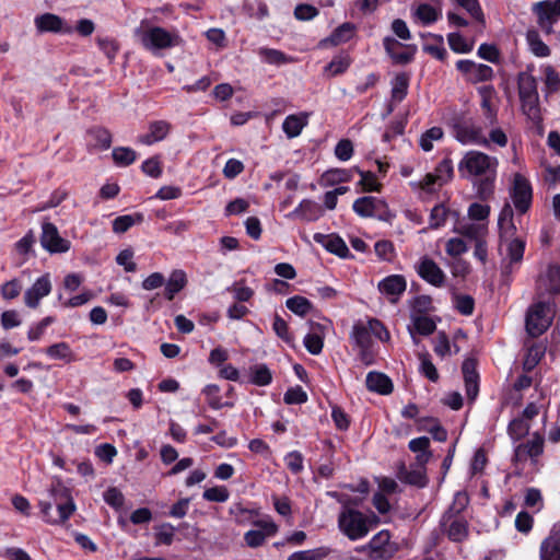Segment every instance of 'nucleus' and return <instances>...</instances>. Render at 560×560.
I'll return each instance as SVG.
<instances>
[{
    "mask_svg": "<svg viewBox=\"0 0 560 560\" xmlns=\"http://www.w3.org/2000/svg\"><path fill=\"white\" fill-rule=\"evenodd\" d=\"M499 161L485 152L470 150L465 153L458 163V172L467 179H478V195L486 199L493 192Z\"/></svg>",
    "mask_w": 560,
    "mask_h": 560,
    "instance_id": "1",
    "label": "nucleus"
},
{
    "mask_svg": "<svg viewBox=\"0 0 560 560\" xmlns=\"http://www.w3.org/2000/svg\"><path fill=\"white\" fill-rule=\"evenodd\" d=\"M135 37L142 47L152 54L161 50L171 49L183 43L176 30L168 31L161 26L152 25L148 20H142L133 31Z\"/></svg>",
    "mask_w": 560,
    "mask_h": 560,
    "instance_id": "2",
    "label": "nucleus"
},
{
    "mask_svg": "<svg viewBox=\"0 0 560 560\" xmlns=\"http://www.w3.org/2000/svg\"><path fill=\"white\" fill-rule=\"evenodd\" d=\"M517 90L521 102V109L534 122L541 120L539 94L536 78L532 73V67L517 75Z\"/></svg>",
    "mask_w": 560,
    "mask_h": 560,
    "instance_id": "3",
    "label": "nucleus"
},
{
    "mask_svg": "<svg viewBox=\"0 0 560 560\" xmlns=\"http://www.w3.org/2000/svg\"><path fill=\"white\" fill-rule=\"evenodd\" d=\"M339 532L351 541L363 539L372 529L369 515L353 508L343 506L337 517Z\"/></svg>",
    "mask_w": 560,
    "mask_h": 560,
    "instance_id": "4",
    "label": "nucleus"
},
{
    "mask_svg": "<svg viewBox=\"0 0 560 560\" xmlns=\"http://www.w3.org/2000/svg\"><path fill=\"white\" fill-rule=\"evenodd\" d=\"M51 494L54 495L57 508L56 514L51 513V503L45 501L39 502L40 513L45 522L52 525L62 524L73 514L75 504L69 495L68 490L62 487L52 488Z\"/></svg>",
    "mask_w": 560,
    "mask_h": 560,
    "instance_id": "5",
    "label": "nucleus"
},
{
    "mask_svg": "<svg viewBox=\"0 0 560 560\" xmlns=\"http://www.w3.org/2000/svg\"><path fill=\"white\" fill-rule=\"evenodd\" d=\"M553 315L552 303L544 301L533 303L526 313L527 332L533 337L540 336L551 325Z\"/></svg>",
    "mask_w": 560,
    "mask_h": 560,
    "instance_id": "6",
    "label": "nucleus"
},
{
    "mask_svg": "<svg viewBox=\"0 0 560 560\" xmlns=\"http://www.w3.org/2000/svg\"><path fill=\"white\" fill-rule=\"evenodd\" d=\"M454 176V167L451 159L442 160L433 173H428L423 179L410 183L416 189H421L428 194L436 191L438 188L448 183Z\"/></svg>",
    "mask_w": 560,
    "mask_h": 560,
    "instance_id": "7",
    "label": "nucleus"
},
{
    "mask_svg": "<svg viewBox=\"0 0 560 560\" xmlns=\"http://www.w3.org/2000/svg\"><path fill=\"white\" fill-rule=\"evenodd\" d=\"M453 133L455 139L464 145L488 147V139L481 126L470 118L456 120L453 125Z\"/></svg>",
    "mask_w": 560,
    "mask_h": 560,
    "instance_id": "8",
    "label": "nucleus"
},
{
    "mask_svg": "<svg viewBox=\"0 0 560 560\" xmlns=\"http://www.w3.org/2000/svg\"><path fill=\"white\" fill-rule=\"evenodd\" d=\"M396 550L395 544L390 541L389 532L385 529L375 534L366 545L358 549V551L366 552L376 560L389 559Z\"/></svg>",
    "mask_w": 560,
    "mask_h": 560,
    "instance_id": "9",
    "label": "nucleus"
},
{
    "mask_svg": "<svg viewBox=\"0 0 560 560\" xmlns=\"http://www.w3.org/2000/svg\"><path fill=\"white\" fill-rule=\"evenodd\" d=\"M539 27L546 33L552 32V26L560 20V0H545L533 5Z\"/></svg>",
    "mask_w": 560,
    "mask_h": 560,
    "instance_id": "10",
    "label": "nucleus"
},
{
    "mask_svg": "<svg viewBox=\"0 0 560 560\" xmlns=\"http://www.w3.org/2000/svg\"><path fill=\"white\" fill-rule=\"evenodd\" d=\"M535 291L538 296L560 293V267L558 265H548L540 270L536 279Z\"/></svg>",
    "mask_w": 560,
    "mask_h": 560,
    "instance_id": "11",
    "label": "nucleus"
},
{
    "mask_svg": "<svg viewBox=\"0 0 560 560\" xmlns=\"http://www.w3.org/2000/svg\"><path fill=\"white\" fill-rule=\"evenodd\" d=\"M40 244L50 254L67 253L71 247L70 241L61 237L57 226L50 222L42 225Z\"/></svg>",
    "mask_w": 560,
    "mask_h": 560,
    "instance_id": "12",
    "label": "nucleus"
},
{
    "mask_svg": "<svg viewBox=\"0 0 560 560\" xmlns=\"http://www.w3.org/2000/svg\"><path fill=\"white\" fill-rule=\"evenodd\" d=\"M440 526L442 533L452 541L460 542L468 536V523L459 515L444 513Z\"/></svg>",
    "mask_w": 560,
    "mask_h": 560,
    "instance_id": "13",
    "label": "nucleus"
},
{
    "mask_svg": "<svg viewBox=\"0 0 560 560\" xmlns=\"http://www.w3.org/2000/svg\"><path fill=\"white\" fill-rule=\"evenodd\" d=\"M511 197L514 207L521 213H525L532 203L533 191L529 182L521 174L514 175Z\"/></svg>",
    "mask_w": 560,
    "mask_h": 560,
    "instance_id": "14",
    "label": "nucleus"
},
{
    "mask_svg": "<svg viewBox=\"0 0 560 560\" xmlns=\"http://www.w3.org/2000/svg\"><path fill=\"white\" fill-rule=\"evenodd\" d=\"M418 276L428 283L441 288L445 283V273L439 265L428 256H423L415 265Z\"/></svg>",
    "mask_w": 560,
    "mask_h": 560,
    "instance_id": "15",
    "label": "nucleus"
},
{
    "mask_svg": "<svg viewBox=\"0 0 560 560\" xmlns=\"http://www.w3.org/2000/svg\"><path fill=\"white\" fill-rule=\"evenodd\" d=\"M52 290L51 277L45 273L37 278L35 282L24 292V303L30 308H37L40 300L49 295Z\"/></svg>",
    "mask_w": 560,
    "mask_h": 560,
    "instance_id": "16",
    "label": "nucleus"
},
{
    "mask_svg": "<svg viewBox=\"0 0 560 560\" xmlns=\"http://www.w3.org/2000/svg\"><path fill=\"white\" fill-rule=\"evenodd\" d=\"M456 68L471 83L490 81L494 74L493 69L490 66L477 63L471 60H458Z\"/></svg>",
    "mask_w": 560,
    "mask_h": 560,
    "instance_id": "17",
    "label": "nucleus"
},
{
    "mask_svg": "<svg viewBox=\"0 0 560 560\" xmlns=\"http://www.w3.org/2000/svg\"><path fill=\"white\" fill-rule=\"evenodd\" d=\"M501 248H504L502 270L504 275H510L513 272L514 266L523 259L525 242L521 238L506 241L501 243Z\"/></svg>",
    "mask_w": 560,
    "mask_h": 560,
    "instance_id": "18",
    "label": "nucleus"
},
{
    "mask_svg": "<svg viewBox=\"0 0 560 560\" xmlns=\"http://www.w3.org/2000/svg\"><path fill=\"white\" fill-rule=\"evenodd\" d=\"M353 211L363 218L377 217L383 218L387 210L385 201L376 197H361L358 198L352 206Z\"/></svg>",
    "mask_w": 560,
    "mask_h": 560,
    "instance_id": "19",
    "label": "nucleus"
},
{
    "mask_svg": "<svg viewBox=\"0 0 560 560\" xmlns=\"http://www.w3.org/2000/svg\"><path fill=\"white\" fill-rule=\"evenodd\" d=\"M377 288L390 303H396L400 295L406 291L407 281L401 275H390L381 280Z\"/></svg>",
    "mask_w": 560,
    "mask_h": 560,
    "instance_id": "20",
    "label": "nucleus"
},
{
    "mask_svg": "<svg viewBox=\"0 0 560 560\" xmlns=\"http://www.w3.org/2000/svg\"><path fill=\"white\" fill-rule=\"evenodd\" d=\"M277 525L269 518H261L255 523V528L245 534V541L249 547L260 546L265 539L277 533Z\"/></svg>",
    "mask_w": 560,
    "mask_h": 560,
    "instance_id": "21",
    "label": "nucleus"
},
{
    "mask_svg": "<svg viewBox=\"0 0 560 560\" xmlns=\"http://www.w3.org/2000/svg\"><path fill=\"white\" fill-rule=\"evenodd\" d=\"M172 125L166 120H154L149 122L148 131L138 136L137 142L144 145H152L164 140L171 132Z\"/></svg>",
    "mask_w": 560,
    "mask_h": 560,
    "instance_id": "22",
    "label": "nucleus"
},
{
    "mask_svg": "<svg viewBox=\"0 0 560 560\" xmlns=\"http://www.w3.org/2000/svg\"><path fill=\"white\" fill-rule=\"evenodd\" d=\"M384 48L395 63H409L415 56L416 48L412 46L404 47L393 37H385L383 40Z\"/></svg>",
    "mask_w": 560,
    "mask_h": 560,
    "instance_id": "23",
    "label": "nucleus"
},
{
    "mask_svg": "<svg viewBox=\"0 0 560 560\" xmlns=\"http://www.w3.org/2000/svg\"><path fill=\"white\" fill-rule=\"evenodd\" d=\"M481 97L480 107L483 116L490 126H494L498 121V108L494 105L495 90L492 85H482L478 88Z\"/></svg>",
    "mask_w": 560,
    "mask_h": 560,
    "instance_id": "24",
    "label": "nucleus"
},
{
    "mask_svg": "<svg viewBox=\"0 0 560 560\" xmlns=\"http://www.w3.org/2000/svg\"><path fill=\"white\" fill-rule=\"evenodd\" d=\"M311 113L300 112L288 115L282 121V131L289 139L301 135L303 129L308 125Z\"/></svg>",
    "mask_w": 560,
    "mask_h": 560,
    "instance_id": "25",
    "label": "nucleus"
},
{
    "mask_svg": "<svg viewBox=\"0 0 560 560\" xmlns=\"http://www.w3.org/2000/svg\"><path fill=\"white\" fill-rule=\"evenodd\" d=\"M35 25L40 33L52 32L70 34L72 32V27L65 26L62 19L52 13L36 16Z\"/></svg>",
    "mask_w": 560,
    "mask_h": 560,
    "instance_id": "26",
    "label": "nucleus"
},
{
    "mask_svg": "<svg viewBox=\"0 0 560 560\" xmlns=\"http://www.w3.org/2000/svg\"><path fill=\"white\" fill-rule=\"evenodd\" d=\"M498 225L501 243L516 238V226L513 222V209L509 203L504 205L502 208L499 214Z\"/></svg>",
    "mask_w": 560,
    "mask_h": 560,
    "instance_id": "27",
    "label": "nucleus"
},
{
    "mask_svg": "<svg viewBox=\"0 0 560 560\" xmlns=\"http://www.w3.org/2000/svg\"><path fill=\"white\" fill-rule=\"evenodd\" d=\"M314 241L324 246L328 252L336 254L339 257H346L349 253V248L345 241L337 235L316 233L314 234Z\"/></svg>",
    "mask_w": 560,
    "mask_h": 560,
    "instance_id": "28",
    "label": "nucleus"
},
{
    "mask_svg": "<svg viewBox=\"0 0 560 560\" xmlns=\"http://www.w3.org/2000/svg\"><path fill=\"white\" fill-rule=\"evenodd\" d=\"M462 370H463V374H464L467 397L470 400H474L477 397L478 392H479V383H478L479 376L476 371L475 362L472 360H466L463 363Z\"/></svg>",
    "mask_w": 560,
    "mask_h": 560,
    "instance_id": "29",
    "label": "nucleus"
},
{
    "mask_svg": "<svg viewBox=\"0 0 560 560\" xmlns=\"http://www.w3.org/2000/svg\"><path fill=\"white\" fill-rule=\"evenodd\" d=\"M324 328L325 327L320 324L313 325L311 331L303 339L304 347L313 355L319 354L323 350L325 338Z\"/></svg>",
    "mask_w": 560,
    "mask_h": 560,
    "instance_id": "30",
    "label": "nucleus"
},
{
    "mask_svg": "<svg viewBox=\"0 0 560 560\" xmlns=\"http://www.w3.org/2000/svg\"><path fill=\"white\" fill-rule=\"evenodd\" d=\"M540 560H560V533H551L539 548Z\"/></svg>",
    "mask_w": 560,
    "mask_h": 560,
    "instance_id": "31",
    "label": "nucleus"
},
{
    "mask_svg": "<svg viewBox=\"0 0 560 560\" xmlns=\"http://www.w3.org/2000/svg\"><path fill=\"white\" fill-rule=\"evenodd\" d=\"M412 326L408 327V330L412 337V340L416 345H418L419 340L415 336V332H418L423 336L431 335L435 330V323L432 318L425 315L412 314Z\"/></svg>",
    "mask_w": 560,
    "mask_h": 560,
    "instance_id": "32",
    "label": "nucleus"
},
{
    "mask_svg": "<svg viewBox=\"0 0 560 560\" xmlns=\"http://www.w3.org/2000/svg\"><path fill=\"white\" fill-rule=\"evenodd\" d=\"M324 214L323 207L313 200H303L300 206L290 214L304 221H316Z\"/></svg>",
    "mask_w": 560,
    "mask_h": 560,
    "instance_id": "33",
    "label": "nucleus"
},
{
    "mask_svg": "<svg viewBox=\"0 0 560 560\" xmlns=\"http://www.w3.org/2000/svg\"><path fill=\"white\" fill-rule=\"evenodd\" d=\"M365 383L366 387L371 392H375L382 395H387L393 390L392 381L383 373L370 372L366 375Z\"/></svg>",
    "mask_w": 560,
    "mask_h": 560,
    "instance_id": "34",
    "label": "nucleus"
},
{
    "mask_svg": "<svg viewBox=\"0 0 560 560\" xmlns=\"http://www.w3.org/2000/svg\"><path fill=\"white\" fill-rule=\"evenodd\" d=\"M544 440L535 435L533 439L524 444H521L515 450V457L518 460H524L527 457H537L542 453Z\"/></svg>",
    "mask_w": 560,
    "mask_h": 560,
    "instance_id": "35",
    "label": "nucleus"
},
{
    "mask_svg": "<svg viewBox=\"0 0 560 560\" xmlns=\"http://www.w3.org/2000/svg\"><path fill=\"white\" fill-rule=\"evenodd\" d=\"M352 179V170L331 168L322 174L319 185L322 187H331Z\"/></svg>",
    "mask_w": 560,
    "mask_h": 560,
    "instance_id": "36",
    "label": "nucleus"
},
{
    "mask_svg": "<svg viewBox=\"0 0 560 560\" xmlns=\"http://www.w3.org/2000/svg\"><path fill=\"white\" fill-rule=\"evenodd\" d=\"M390 90V103L398 104L400 103L407 95L408 86H409V77L406 73L396 74L392 82Z\"/></svg>",
    "mask_w": 560,
    "mask_h": 560,
    "instance_id": "37",
    "label": "nucleus"
},
{
    "mask_svg": "<svg viewBox=\"0 0 560 560\" xmlns=\"http://www.w3.org/2000/svg\"><path fill=\"white\" fill-rule=\"evenodd\" d=\"M187 283L186 273L183 270H174L166 284H165V298L172 301L174 296L184 289Z\"/></svg>",
    "mask_w": 560,
    "mask_h": 560,
    "instance_id": "38",
    "label": "nucleus"
},
{
    "mask_svg": "<svg viewBox=\"0 0 560 560\" xmlns=\"http://www.w3.org/2000/svg\"><path fill=\"white\" fill-rule=\"evenodd\" d=\"M399 480L402 482L423 487L425 485L424 466L418 465L416 469L408 470L405 465H401L397 474Z\"/></svg>",
    "mask_w": 560,
    "mask_h": 560,
    "instance_id": "39",
    "label": "nucleus"
},
{
    "mask_svg": "<svg viewBox=\"0 0 560 560\" xmlns=\"http://www.w3.org/2000/svg\"><path fill=\"white\" fill-rule=\"evenodd\" d=\"M429 445L430 440L427 436L416 438L409 442V450L417 453L416 459L420 466H424L431 457V453L428 451Z\"/></svg>",
    "mask_w": 560,
    "mask_h": 560,
    "instance_id": "40",
    "label": "nucleus"
},
{
    "mask_svg": "<svg viewBox=\"0 0 560 560\" xmlns=\"http://www.w3.org/2000/svg\"><path fill=\"white\" fill-rule=\"evenodd\" d=\"M413 14L421 24L430 25L442 16V10L428 3H421L416 8Z\"/></svg>",
    "mask_w": 560,
    "mask_h": 560,
    "instance_id": "41",
    "label": "nucleus"
},
{
    "mask_svg": "<svg viewBox=\"0 0 560 560\" xmlns=\"http://www.w3.org/2000/svg\"><path fill=\"white\" fill-rule=\"evenodd\" d=\"M454 232L477 242L485 236L487 226L483 223H462L454 228Z\"/></svg>",
    "mask_w": 560,
    "mask_h": 560,
    "instance_id": "42",
    "label": "nucleus"
},
{
    "mask_svg": "<svg viewBox=\"0 0 560 560\" xmlns=\"http://www.w3.org/2000/svg\"><path fill=\"white\" fill-rule=\"evenodd\" d=\"M355 32L357 26L353 23L346 22L338 26L326 40L337 46L349 42L354 36Z\"/></svg>",
    "mask_w": 560,
    "mask_h": 560,
    "instance_id": "43",
    "label": "nucleus"
},
{
    "mask_svg": "<svg viewBox=\"0 0 560 560\" xmlns=\"http://www.w3.org/2000/svg\"><path fill=\"white\" fill-rule=\"evenodd\" d=\"M350 337L353 342L362 350H366L371 345V336L366 323H355L352 327Z\"/></svg>",
    "mask_w": 560,
    "mask_h": 560,
    "instance_id": "44",
    "label": "nucleus"
},
{
    "mask_svg": "<svg viewBox=\"0 0 560 560\" xmlns=\"http://www.w3.org/2000/svg\"><path fill=\"white\" fill-rule=\"evenodd\" d=\"M459 348L456 345H451L445 332L440 331L434 339V352L439 357L452 355L453 353H457Z\"/></svg>",
    "mask_w": 560,
    "mask_h": 560,
    "instance_id": "45",
    "label": "nucleus"
},
{
    "mask_svg": "<svg viewBox=\"0 0 560 560\" xmlns=\"http://www.w3.org/2000/svg\"><path fill=\"white\" fill-rule=\"evenodd\" d=\"M544 74L542 80L545 83L546 93H555L560 90V77L553 67L549 65L541 66Z\"/></svg>",
    "mask_w": 560,
    "mask_h": 560,
    "instance_id": "46",
    "label": "nucleus"
},
{
    "mask_svg": "<svg viewBox=\"0 0 560 560\" xmlns=\"http://www.w3.org/2000/svg\"><path fill=\"white\" fill-rule=\"evenodd\" d=\"M289 311L301 317L305 316L312 310V303L304 296L295 295L285 301Z\"/></svg>",
    "mask_w": 560,
    "mask_h": 560,
    "instance_id": "47",
    "label": "nucleus"
},
{
    "mask_svg": "<svg viewBox=\"0 0 560 560\" xmlns=\"http://www.w3.org/2000/svg\"><path fill=\"white\" fill-rule=\"evenodd\" d=\"M477 23L485 26L486 18L478 0H455Z\"/></svg>",
    "mask_w": 560,
    "mask_h": 560,
    "instance_id": "48",
    "label": "nucleus"
},
{
    "mask_svg": "<svg viewBox=\"0 0 560 560\" xmlns=\"http://www.w3.org/2000/svg\"><path fill=\"white\" fill-rule=\"evenodd\" d=\"M546 352V347L542 343H535L528 348L524 359V370L532 371L541 360Z\"/></svg>",
    "mask_w": 560,
    "mask_h": 560,
    "instance_id": "49",
    "label": "nucleus"
},
{
    "mask_svg": "<svg viewBox=\"0 0 560 560\" xmlns=\"http://www.w3.org/2000/svg\"><path fill=\"white\" fill-rule=\"evenodd\" d=\"M249 381L257 386H265L271 382V372L265 364H256L249 369Z\"/></svg>",
    "mask_w": 560,
    "mask_h": 560,
    "instance_id": "50",
    "label": "nucleus"
},
{
    "mask_svg": "<svg viewBox=\"0 0 560 560\" xmlns=\"http://www.w3.org/2000/svg\"><path fill=\"white\" fill-rule=\"evenodd\" d=\"M143 221V214L142 213H135V214H125L117 217L113 221V230L115 233H124L128 229H130L136 223H140Z\"/></svg>",
    "mask_w": 560,
    "mask_h": 560,
    "instance_id": "51",
    "label": "nucleus"
},
{
    "mask_svg": "<svg viewBox=\"0 0 560 560\" xmlns=\"http://www.w3.org/2000/svg\"><path fill=\"white\" fill-rule=\"evenodd\" d=\"M46 354L55 360L72 361V350L67 342H57L45 350Z\"/></svg>",
    "mask_w": 560,
    "mask_h": 560,
    "instance_id": "52",
    "label": "nucleus"
},
{
    "mask_svg": "<svg viewBox=\"0 0 560 560\" xmlns=\"http://www.w3.org/2000/svg\"><path fill=\"white\" fill-rule=\"evenodd\" d=\"M113 159L117 165L127 166L132 164L137 159L135 150L128 147H117L113 150Z\"/></svg>",
    "mask_w": 560,
    "mask_h": 560,
    "instance_id": "53",
    "label": "nucleus"
},
{
    "mask_svg": "<svg viewBox=\"0 0 560 560\" xmlns=\"http://www.w3.org/2000/svg\"><path fill=\"white\" fill-rule=\"evenodd\" d=\"M444 132L441 127H432L420 137V147L423 151L429 152L433 149V142L442 140Z\"/></svg>",
    "mask_w": 560,
    "mask_h": 560,
    "instance_id": "54",
    "label": "nucleus"
},
{
    "mask_svg": "<svg viewBox=\"0 0 560 560\" xmlns=\"http://www.w3.org/2000/svg\"><path fill=\"white\" fill-rule=\"evenodd\" d=\"M447 215L448 210L443 203L434 206L430 213L429 228L434 230L440 229L445 224Z\"/></svg>",
    "mask_w": 560,
    "mask_h": 560,
    "instance_id": "55",
    "label": "nucleus"
},
{
    "mask_svg": "<svg viewBox=\"0 0 560 560\" xmlns=\"http://www.w3.org/2000/svg\"><path fill=\"white\" fill-rule=\"evenodd\" d=\"M527 42L530 51L537 57H547L550 54L549 47L541 40L536 32L527 33Z\"/></svg>",
    "mask_w": 560,
    "mask_h": 560,
    "instance_id": "56",
    "label": "nucleus"
},
{
    "mask_svg": "<svg viewBox=\"0 0 560 560\" xmlns=\"http://www.w3.org/2000/svg\"><path fill=\"white\" fill-rule=\"evenodd\" d=\"M330 550L320 547L313 550L296 551L289 557L288 560H322L329 555Z\"/></svg>",
    "mask_w": 560,
    "mask_h": 560,
    "instance_id": "57",
    "label": "nucleus"
},
{
    "mask_svg": "<svg viewBox=\"0 0 560 560\" xmlns=\"http://www.w3.org/2000/svg\"><path fill=\"white\" fill-rule=\"evenodd\" d=\"M447 42L451 49L458 54H467L472 49V44L468 43L459 33H450Z\"/></svg>",
    "mask_w": 560,
    "mask_h": 560,
    "instance_id": "58",
    "label": "nucleus"
},
{
    "mask_svg": "<svg viewBox=\"0 0 560 560\" xmlns=\"http://www.w3.org/2000/svg\"><path fill=\"white\" fill-rule=\"evenodd\" d=\"M419 359L420 372L431 382H436L439 380V373L435 365L432 363L430 355L428 353H421L419 354Z\"/></svg>",
    "mask_w": 560,
    "mask_h": 560,
    "instance_id": "59",
    "label": "nucleus"
},
{
    "mask_svg": "<svg viewBox=\"0 0 560 560\" xmlns=\"http://www.w3.org/2000/svg\"><path fill=\"white\" fill-rule=\"evenodd\" d=\"M97 45L100 49L106 55V57L109 59L110 62L114 61L116 54L119 50L118 43L108 37H98L97 38Z\"/></svg>",
    "mask_w": 560,
    "mask_h": 560,
    "instance_id": "60",
    "label": "nucleus"
},
{
    "mask_svg": "<svg viewBox=\"0 0 560 560\" xmlns=\"http://www.w3.org/2000/svg\"><path fill=\"white\" fill-rule=\"evenodd\" d=\"M355 171L361 176L359 184L365 191H380L381 184L372 172H364L359 168H355Z\"/></svg>",
    "mask_w": 560,
    "mask_h": 560,
    "instance_id": "61",
    "label": "nucleus"
},
{
    "mask_svg": "<svg viewBox=\"0 0 560 560\" xmlns=\"http://www.w3.org/2000/svg\"><path fill=\"white\" fill-rule=\"evenodd\" d=\"M175 527L168 523L162 524L156 528V544L170 546L174 539Z\"/></svg>",
    "mask_w": 560,
    "mask_h": 560,
    "instance_id": "62",
    "label": "nucleus"
},
{
    "mask_svg": "<svg viewBox=\"0 0 560 560\" xmlns=\"http://www.w3.org/2000/svg\"><path fill=\"white\" fill-rule=\"evenodd\" d=\"M203 499L210 502H225L229 499V491L223 486L208 488L203 492Z\"/></svg>",
    "mask_w": 560,
    "mask_h": 560,
    "instance_id": "63",
    "label": "nucleus"
},
{
    "mask_svg": "<svg viewBox=\"0 0 560 560\" xmlns=\"http://www.w3.org/2000/svg\"><path fill=\"white\" fill-rule=\"evenodd\" d=\"M468 250L467 244L458 237L450 238L445 245V252L452 257H457Z\"/></svg>",
    "mask_w": 560,
    "mask_h": 560,
    "instance_id": "64",
    "label": "nucleus"
}]
</instances>
